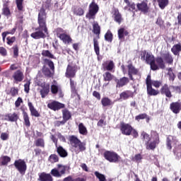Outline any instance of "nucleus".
I'll return each mask as SVG.
<instances>
[{
	"label": "nucleus",
	"instance_id": "f257e3e1",
	"mask_svg": "<svg viewBox=\"0 0 181 181\" xmlns=\"http://www.w3.org/2000/svg\"><path fill=\"white\" fill-rule=\"evenodd\" d=\"M52 5V0H47L39 10L37 16L38 27L35 28V32L30 34L33 39L37 40L47 37L49 29L47 28V13H46V9L49 11Z\"/></svg>",
	"mask_w": 181,
	"mask_h": 181
},
{
	"label": "nucleus",
	"instance_id": "f03ea898",
	"mask_svg": "<svg viewBox=\"0 0 181 181\" xmlns=\"http://www.w3.org/2000/svg\"><path fill=\"white\" fill-rule=\"evenodd\" d=\"M69 141L70 145L74 148L76 153H80V152H84L87 149L86 142L81 141L77 136L72 135L69 136Z\"/></svg>",
	"mask_w": 181,
	"mask_h": 181
},
{
	"label": "nucleus",
	"instance_id": "7ed1b4c3",
	"mask_svg": "<svg viewBox=\"0 0 181 181\" xmlns=\"http://www.w3.org/2000/svg\"><path fill=\"white\" fill-rule=\"evenodd\" d=\"M43 62L44 65L42 69V74L45 77H48V78L53 77L54 76V63L47 58L44 59Z\"/></svg>",
	"mask_w": 181,
	"mask_h": 181
},
{
	"label": "nucleus",
	"instance_id": "20e7f679",
	"mask_svg": "<svg viewBox=\"0 0 181 181\" xmlns=\"http://www.w3.org/2000/svg\"><path fill=\"white\" fill-rule=\"evenodd\" d=\"M119 129L122 135H125L126 136H129V135H132V136H133L134 139H136L138 136H139L138 131H136V129H135L131 124L128 123L122 122L120 123Z\"/></svg>",
	"mask_w": 181,
	"mask_h": 181
},
{
	"label": "nucleus",
	"instance_id": "39448f33",
	"mask_svg": "<svg viewBox=\"0 0 181 181\" xmlns=\"http://www.w3.org/2000/svg\"><path fill=\"white\" fill-rule=\"evenodd\" d=\"M141 59L143 62H145L146 64H149L151 69H157L156 63L155 62V57L152 53L148 52L146 50L140 52Z\"/></svg>",
	"mask_w": 181,
	"mask_h": 181
},
{
	"label": "nucleus",
	"instance_id": "423d86ee",
	"mask_svg": "<svg viewBox=\"0 0 181 181\" xmlns=\"http://www.w3.org/2000/svg\"><path fill=\"white\" fill-rule=\"evenodd\" d=\"M98 11H100L98 4H97L95 1H93L89 4L88 11L86 15V19H89V21H91V19H95V15L98 13Z\"/></svg>",
	"mask_w": 181,
	"mask_h": 181
},
{
	"label": "nucleus",
	"instance_id": "0eeeda50",
	"mask_svg": "<svg viewBox=\"0 0 181 181\" xmlns=\"http://www.w3.org/2000/svg\"><path fill=\"white\" fill-rule=\"evenodd\" d=\"M140 139L143 144H144L147 151H153L152 138H151V135H149V134L146 133L145 131L141 132Z\"/></svg>",
	"mask_w": 181,
	"mask_h": 181
},
{
	"label": "nucleus",
	"instance_id": "6e6552de",
	"mask_svg": "<svg viewBox=\"0 0 181 181\" xmlns=\"http://www.w3.org/2000/svg\"><path fill=\"white\" fill-rule=\"evenodd\" d=\"M13 165L18 172H19L20 175H25L26 173V170H28V165H26V161H25V160H16Z\"/></svg>",
	"mask_w": 181,
	"mask_h": 181
},
{
	"label": "nucleus",
	"instance_id": "1a4fd4ad",
	"mask_svg": "<svg viewBox=\"0 0 181 181\" xmlns=\"http://www.w3.org/2000/svg\"><path fill=\"white\" fill-rule=\"evenodd\" d=\"M103 156L106 160L111 163H118L119 162V156L114 151H106L104 152Z\"/></svg>",
	"mask_w": 181,
	"mask_h": 181
},
{
	"label": "nucleus",
	"instance_id": "9d476101",
	"mask_svg": "<svg viewBox=\"0 0 181 181\" xmlns=\"http://www.w3.org/2000/svg\"><path fill=\"white\" fill-rule=\"evenodd\" d=\"M58 169H61L59 171L57 168H54L51 170L50 173L54 177H62L63 175H66V170H67V165H63L62 164L57 165Z\"/></svg>",
	"mask_w": 181,
	"mask_h": 181
},
{
	"label": "nucleus",
	"instance_id": "9b49d317",
	"mask_svg": "<svg viewBox=\"0 0 181 181\" xmlns=\"http://www.w3.org/2000/svg\"><path fill=\"white\" fill-rule=\"evenodd\" d=\"M127 73L129 76V78L132 80V81H135V78H134V76H138L139 74V69H136L132 62H130L127 66Z\"/></svg>",
	"mask_w": 181,
	"mask_h": 181
},
{
	"label": "nucleus",
	"instance_id": "f8f14e48",
	"mask_svg": "<svg viewBox=\"0 0 181 181\" xmlns=\"http://www.w3.org/2000/svg\"><path fill=\"white\" fill-rule=\"evenodd\" d=\"M12 78L13 80V83L16 84H18V83H22L25 79L23 69H17L15 71L12 75Z\"/></svg>",
	"mask_w": 181,
	"mask_h": 181
},
{
	"label": "nucleus",
	"instance_id": "ddd939ff",
	"mask_svg": "<svg viewBox=\"0 0 181 181\" xmlns=\"http://www.w3.org/2000/svg\"><path fill=\"white\" fill-rule=\"evenodd\" d=\"M151 144L153 145V149L155 151L156 146L160 143V138L159 137V133L155 130L151 131Z\"/></svg>",
	"mask_w": 181,
	"mask_h": 181
},
{
	"label": "nucleus",
	"instance_id": "4468645a",
	"mask_svg": "<svg viewBox=\"0 0 181 181\" xmlns=\"http://www.w3.org/2000/svg\"><path fill=\"white\" fill-rule=\"evenodd\" d=\"M136 8L138 11L141 13H144V15H146L150 12V8L148 6V0L143 1L141 3H138L136 4Z\"/></svg>",
	"mask_w": 181,
	"mask_h": 181
},
{
	"label": "nucleus",
	"instance_id": "2eb2a0df",
	"mask_svg": "<svg viewBox=\"0 0 181 181\" xmlns=\"http://www.w3.org/2000/svg\"><path fill=\"white\" fill-rule=\"evenodd\" d=\"M77 73V67L71 64H68L65 72L66 78H74Z\"/></svg>",
	"mask_w": 181,
	"mask_h": 181
},
{
	"label": "nucleus",
	"instance_id": "dca6fc26",
	"mask_svg": "<svg viewBox=\"0 0 181 181\" xmlns=\"http://www.w3.org/2000/svg\"><path fill=\"white\" fill-rule=\"evenodd\" d=\"M64 107H66L64 104L56 100L51 101L47 104V108L52 110V111H59V110H62V108H64Z\"/></svg>",
	"mask_w": 181,
	"mask_h": 181
},
{
	"label": "nucleus",
	"instance_id": "f3484780",
	"mask_svg": "<svg viewBox=\"0 0 181 181\" xmlns=\"http://www.w3.org/2000/svg\"><path fill=\"white\" fill-rule=\"evenodd\" d=\"M161 95H165L167 98H172V91H170V86L168 83H165L160 89Z\"/></svg>",
	"mask_w": 181,
	"mask_h": 181
},
{
	"label": "nucleus",
	"instance_id": "a211bd4d",
	"mask_svg": "<svg viewBox=\"0 0 181 181\" xmlns=\"http://www.w3.org/2000/svg\"><path fill=\"white\" fill-rule=\"evenodd\" d=\"M112 18H114L115 22L121 25L124 18H122V15L119 13V10L117 8H114L112 11Z\"/></svg>",
	"mask_w": 181,
	"mask_h": 181
},
{
	"label": "nucleus",
	"instance_id": "6ab92c4d",
	"mask_svg": "<svg viewBox=\"0 0 181 181\" xmlns=\"http://www.w3.org/2000/svg\"><path fill=\"white\" fill-rule=\"evenodd\" d=\"M155 63L156 66H157V68L151 69V70H153V71H156V70H159V69H161L163 70L166 67V63L165 62L163 57H157L155 59Z\"/></svg>",
	"mask_w": 181,
	"mask_h": 181
},
{
	"label": "nucleus",
	"instance_id": "aec40b11",
	"mask_svg": "<svg viewBox=\"0 0 181 181\" xmlns=\"http://www.w3.org/2000/svg\"><path fill=\"white\" fill-rule=\"evenodd\" d=\"M129 78L127 76H123L120 78L119 79L118 78H115V81L116 83V88H121L125 86H127L129 83Z\"/></svg>",
	"mask_w": 181,
	"mask_h": 181
},
{
	"label": "nucleus",
	"instance_id": "412c9836",
	"mask_svg": "<svg viewBox=\"0 0 181 181\" xmlns=\"http://www.w3.org/2000/svg\"><path fill=\"white\" fill-rule=\"evenodd\" d=\"M4 121H8L9 122H18L19 119V115L16 112L7 113L3 116Z\"/></svg>",
	"mask_w": 181,
	"mask_h": 181
},
{
	"label": "nucleus",
	"instance_id": "4be33fe9",
	"mask_svg": "<svg viewBox=\"0 0 181 181\" xmlns=\"http://www.w3.org/2000/svg\"><path fill=\"white\" fill-rule=\"evenodd\" d=\"M9 0H4L3 1V8H2V12L1 14L4 16H6V18H9V16H11L12 13H11V9L9 8Z\"/></svg>",
	"mask_w": 181,
	"mask_h": 181
},
{
	"label": "nucleus",
	"instance_id": "5701e85b",
	"mask_svg": "<svg viewBox=\"0 0 181 181\" xmlns=\"http://www.w3.org/2000/svg\"><path fill=\"white\" fill-rule=\"evenodd\" d=\"M177 144V140L176 139V137L172 135H168L166 138V146L167 149H169V151H171L172 148L175 146Z\"/></svg>",
	"mask_w": 181,
	"mask_h": 181
},
{
	"label": "nucleus",
	"instance_id": "b1692460",
	"mask_svg": "<svg viewBox=\"0 0 181 181\" xmlns=\"http://www.w3.org/2000/svg\"><path fill=\"white\" fill-rule=\"evenodd\" d=\"M161 57H163L164 62H165V64H173V55H172V54L169 51L163 53L161 54Z\"/></svg>",
	"mask_w": 181,
	"mask_h": 181
},
{
	"label": "nucleus",
	"instance_id": "393cba45",
	"mask_svg": "<svg viewBox=\"0 0 181 181\" xmlns=\"http://www.w3.org/2000/svg\"><path fill=\"white\" fill-rule=\"evenodd\" d=\"M170 110L173 112V114H179L181 111V102H173L170 105Z\"/></svg>",
	"mask_w": 181,
	"mask_h": 181
},
{
	"label": "nucleus",
	"instance_id": "a878e982",
	"mask_svg": "<svg viewBox=\"0 0 181 181\" xmlns=\"http://www.w3.org/2000/svg\"><path fill=\"white\" fill-rule=\"evenodd\" d=\"M42 89L40 90V95L42 98H45L46 95L50 93V85L49 83H44L41 84Z\"/></svg>",
	"mask_w": 181,
	"mask_h": 181
},
{
	"label": "nucleus",
	"instance_id": "bb28decb",
	"mask_svg": "<svg viewBox=\"0 0 181 181\" xmlns=\"http://www.w3.org/2000/svg\"><path fill=\"white\" fill-rule=\"evenodd\" d=\"M102 66L103 70H107V71H112V70H114L115 68V64L112 60L105 61L102 64Z\"/></svg>",
	"mask_w": 181,
	"mask_h": 181
},
{
	"label": "nucleus",
	"instance_id": "cd10ccee",
	"mask_svg": "<svg viewBox=\"0 0 181 181\" xmlns=\"http://www.w3.org/2000/svg\"><path fill=\"white\" fill-rule=\"evenodd\" d=\"M124 4H127V6L124 7V11H129V12H133L135 15V9H136V5L132 2L131 3L129 0H124Z\"/></svg>",
	"mask_w": 181,
	"mask_h": 181
},
{
	"label": "nucleus",
	"instance_id": "c85d7f7f",
	"mask_svg": "<svg viewBox=\"0 0 181 181\" xmlns=\"http://www.w3.org/2000/svg\"><path fill=\"white\" fill-rule=\"evenodd\" d=\"M135 94L132 90H124L119 94V98L121 100H128L129 98H134Z\"/></svg>",
	"mask_w": 181,
	"mask_h": 181
},
{
	"label": "nucleus",
	"instance_id": "c756f323",
	"mask_svg": "<svg viewBox=\"0 0 181 181\" xmlns=\"http://www.w3.org/2000/svg\"><path fill=\"white\" fill-rule=\"evenodd\" d=\"M28 106L30 110L31 117H35V118H39V117H40V113H39V111L35 108V106H33V104L31 102L28 103Z\"/></svg>",
	"mask_w": 181,
	"mask_h": 181
},
{
	"label": "nucleus",
	"instance_id": "7c9ffc66",
	"mask_svg": "<svg viewBox=\"0 0 181 181\" xmlns=\"http://www.w3.org/2000/svg\"><path fill=\"white\" fill-rule=\"evenodd\" d=\"M57 153L59 156L60 158H67L69 156V153L67 150H65L64 148L62 146H57Z\"/></svg>",
	"mask_w": 181,
	"mask_h": 181
},
{
	"label": "nucleus",
	"instance_id": "2f4dec72",
	"mask_svg": "<svg viewBox=\"0 0 181 181\" xmlns=\"http://www.w3.org/2000/svg\"><path fill=\"white\" fill-rule=\"evenodd\" d=\"M119 40H125V36H128L129 35V32L128 30H125V28H121L117 31Z\"/></svg>",
	"mask_w": 181,
	"mask_h": 181
},
{
	"label": "nucleus",
	"instance_id": "473e14b6",
	"mask_svg": "<svg viewBox=\"0 0 181 181\" xmlns=\"http://www.w3.org/2000/svg\"><path fill=\"white\" fill-rule=\"evenodd\" d=\"M38 180L40 181H53V177L49 173L45 172L39 174Z\"/></svg>",
	"mask_w": 181,
	"mask_h": 181
},
{
	"label": "nucleus",
	"instance_id": "72a5a7b5",
	"mask_svg": "<svg viewBox=\"0 0 181 181\" xmlns=\"http://www.w3.org/2000/svg\"><path fill=\"white\" fill-rule=\"evenodd\" d=\"M93 33L96 35L98 39H100V35L101 33V27L98 22L94 21L93 23Z\"/></svg>",
	"mask_w": 181,
	"mask_h": 181
},
{
	"label": "nucleus",
	"instance_id": "f704fd0d",
	"mask_svg": "<svg viewBox=\"0 0 181 181\" xmlns=\"http://www.w3.org/2000/svg\"><path fill=\"white\" fill-rule=\"evenodd\" d=\"M23 125L26 127V128L30 127V117H29V115L25 110H23Z\"/></svg>",
	"mask_w": 181,
	"mask_h": 181
},
{
	"label": "nucleus",
	"instance_id": "c9c22d12",
	"mask_svg": "<svg viewBox=\"0 0 181 181\" xmlns=\"http://www.w3.org/2000/svg\"><path fill=\"white\" fill-rule=\"evenodd\" d=\"M62 118L65 123L71 119V112H69L67 108L62 110Z\"/></svg>",
	"mask_w": 181,
	"mask_h": 181
},
{
	"label": "nucleus",
	"instance_id": "e433bc0d",
	"mask_svg": "<svg viewBox=\"0 0 181 181\" xmlns=\"http://www.w3.org/2000/svg\"><path fill=\"white\" fill-rule=\"evenodd\" d=\"M59 39L63 42V43H65V45H70V43L73 42V39H71V37L70 35L67 34V33H65L63 35H61Z\"/></svg>",
	"mask_w": 181,
	"mask_h": 181
},
{
	"label": "nucleus",
	"instance_id": "4c0bfd02",
	"mask_svg": "<svg viewBox=\"0 0 181 181\" xmlns=\"http://www.w3.org/2000/svg\"><path fill=\"white\" fill-rule=\"evenodd\" d=\"M171 52L174 54V56H179L181 52V43L179 42L177 44L174 45L171 48Z\"/></svg>",
	"mask_w": 181,
	"mask_h": 181
},
{
	"label": "nucleus",
	"instance_id": "58836bf2",
	"mask_svg": "<svg viewBox=\"0 0 181 181\" xmlns=\"http://www.w3.org/2000/svg\"><path fill=\"white\" fill-rule=\"evenodd\" d=\"M146 90H147V94L150 97H152V96L155 97L156 95H158L160 93L158 90L153 88L152 85L150 86H146Z\"/></svg>",
	"mask_w": 181,
	"mask_h": 181
},
{
	"label": "nucleus",
	"instance_id": "ea45409f",
	"mask_svg": "<svg viewBox=\"0 0 181 181\" xmlns=\"http://www.w3.org/2000/svg\"><path fill=\"white\" fill-rule=\"evenodd\" d=\"M101 104L103 107H110L114 105V103L108 97H104L101 99Z\"/></svg>",
	"mask_w": 181,
	"mask_h": 181
},
{
	"label": "nucleus",
	"instance_id": "a19ab883",
	"mask_svg": "<svg viewBox=\"0 0 181 181\" xmlns=\"http://www.w3.org/2000/svg\"><path fill=\"white\" fill-rule=\"evenodd\" d=\"M78 128V132L81 135L86 136L88 134V131L87 130V127L84 126V124L79 123Z\"/></svg>",
	"mask_w": 181,
	"mask_h": 181
},
{
	"label": "nucleus",
	"instance_id": "79ce46f5",
	"mask_svg": "<svg viewBox=\"0 0 181 181\" xmlns=\"http://www.w3.org/2000/svg\"><path fill=\"white\" fill-rule=\"evenodd\" d=\"M1 160V166H8L9 162H11V157L8 156H1L0 158Z\"/></svg>",
	"mask_w": 181,
	"mask_h": 181
},
{
	"label": "nucleus",
	"instance_id": "37998d69",
	"mask_svg": "<svg viewBox=\"0 0 181 181\" xmlns=\"http://www.w3.org/2000/svg\"><path fill=\"white\" fill-rule=\"evenodd\" d=\"M93 47H94V51L96 56L99 57H100V44L97 38H93Z\"/></svg>",
	"mask_w": 181,
	"mask_h": 181
},
{
	"label": "nucleus",
	"instance_id": "c03bdc74",
	"mask_svg": "<svg viewBox=\"0 0 181 181\" xmlns=\"http://www.w3.org/2000/svg\"><path fill=\"white\" fill-rule=\"evenodd\" d=\"M114 39V35L111 32V30H108L105 34V40L108 42L109 43H112V40Z\"/></svg>",
	"mask_w": 181,
	"mask_h": 181
},
{
	"label": "nucleus",
	"instance_id": "a18cd8bd",
	"mask_svg": "<svg viewBox=\"0 0 181 181\" xmlns=\"http://www.w3.org/2000/svg\"><path fill=\"white\" fill-rule=\"evenodd\" d=\"M7 95H11V97H16L19 94V89L16 87L11 88L10 90L6 92Z\"/></svg>",
	"mask_w": 181,
	"mask_h": 181
},
{
	"label": "nucleus",
	"instance_id": "49530a36",
	"mask_svg": "<svg viewBox=\"0 0 181 181\" xmlns=\"http://www.w3.org/2000/svg\"><path fill=\"white\" fill-rule=\"evenodd\" d=\"M16 29L17 28L14 27L11 30L2 33L1 36L3 37V41L5 42V39L6 38V36H8V35H15V32H16Z\"/></svg>",
	"mask_w": 181,
	"mask_h": 181
},
{
	"label": "nucleus",
	"instance_id": "de8ad7c7",
	"mask_svg": "<svg viewBox=\"0 0 181 181\" xmlns=\"http://www.w3.org/2000/svg\"><path fill=\"white\" fill-rule=\"evenodd\" d=\"M60 158L57 154H51L48 158V162L50 163H57Z\"/></svg>",
	"mask_w": 181,
	"mask_h": 181
},
{
	"label": "nucleus",
	"instance_id": "09e8293b",
	"mask_svg": "<svg viewBox=\"0 0 181 181\" xmlns=\"http://www.w3.org/2000/svg\"><path fill=\"white\" fill-rule=\"evenodd\" d=\"M157 2L160 9H165L169 5V0H157Z\"/></svg>",
	"mask_w": 181,
	"mask_h": 181
},
{
	"label": "nucleus",
	"instance_id": "8fccbe9b",
	"mask_svg": "<svg viewBox=\"0 0 181 181\" xmlns=\"http://www.w3.org/2000/svg\"><path fill=\"white\" fill-rule=\"evenodd\" d=\"M43 57H48V59H55L54 55L49 50H42L41 53Z\"/></svg>",
	"mask_w": 181,
	"mask_h": 181
},
{
	"label": "nucleus",
	"instance_id": "3c124183",
	"mask_svg": "<svg viewBox=\"0 0 181 181\" xmlns=\"http://www.w3.org/2000/svg\"><path fill=\"white\" fill-rule=\"evenodd\" d=\"M114 78V75H112L111 73L106 71L103 74V80L104 81H111Z\"/></svg>",
	"mask_w": 181,
	"mask_h": 181
},
{
	"label": "nucleus",
	"instance_id": "603ef678",
	"mask_svg": "<svg viewBox=\"0 0 181 181\" xmlns=\"http://www.w3.org/2000/svg\"><path fill=\"white\" fill-rule=\"evenodd\" d=\"M55 33L57 37L60 39L61 36H63L65 33H66V32L62 28H57L55 29Z\"/></svg>",
	"mask_w": 181,
	"mask_h": 181
},
{
	"label": "nucleus",
	"instance_id": "864d4df0",
	"mask_svg": "<svg viewBox=\"0 0 181 181\" xmlns=\"http://www.w3.org/2000/svg\"><path fill=\"white\" fill-rule=\"evenodd\" d=\"M35 146H37V147L40 146V148H45V139H43L42 138L37 139L35 141Z\"/></svg>",
	"mask_w": 181,
	"mask_h": 181
},
{
	"label": "nucleus",
	"instance_id": "5fc2aeb1",
	"mask_svg": "<svg viewBox=\"0 0 181 181\" xmlns=\"http://www.w3.org/2000/svg\"><path fill=\"white\" fill-rule=\"evenodd\" d=\"M12 50L14 59H17V57H19V47L18 46V45H13L12 47Z\"/></svg>",
	"mask_w": 181,
	"mask_h": 181
},
{
	"label": "nucleus",
	"instance_id": "6e6d98bb",
	"mask_svg": "<svg viewBox=\"0 0 181 181\" xmlns=\"http://www.w3.org/2000/svg\"><path fill=\"white\" fill-rule=\"evenodd\" d=\"M94 175L99 181H107V178H105V175H104V174H101L98 171H95Z\"/></svg>",
	"mask_w": 181,
	"mask_h": 181
},
{
	"label": "nucleus",
	"instance_id": "4d7b16f0",
	"mask_svg": "<svg viewBox=\"0 0 181 181\" xmlns=\"http://www.w3.org/2000/svg\"><path fill=\"white\" fill-rule=\"evenodd\" d=\"M16 42V37L13 36H8L6 37V43L8 46H12L13 45V42Z\"/></svg>",
	"mask_w": 181,
	"mask_h": 181
},
{
	"label": "nucleus",
	"instance_id": "13d9d810",
	"mask_svg": "<svg viewBox=\"0 0 181 181\" xmlns=\"http://www.w3.org/2000/svg\"><path fill=\"white\" fill-rule=\"evenodd\" d=\"M74 13L76 15V16H83V15H84V9L81 7L75 8L74 10Z\"/></svg>",
	"mask_w": 181,
	"mask_h": 181
},
{
	"label": "nucleus",
	"instance_id": "bf43d9fd",
	"mask_svg": "<svg viewBox=\"0 0 181 181\" xmlns=\"http://www.w3.org/2000/svg\"><path fill=\"white\" fill-rule=\"evenodd\" d=\"M18 11H23V0H16Z\"/></svg>",
	"mask_w": 181,
	"mask_h": 181
},
{
	"label": "nucleus",
	"instance_id": "052dcab7",
	"mask_svg": "<svg viewBox=\"0 0 181 181\" xmlns=\"http://www.w3.org/2000/svg\"><path fill=\"white\" fill-rule=\"evenodd\" d=\"M30 90V81H28L24 84V91L26 94H29V91Z\"/></svg>",
	"mask_w": 181,
	"mask_h": 181
},
{
	"label": "nucleus",
	"instance_id": "680f3d73",
	"mask_svg": "<svg viewBox=\"0 0 181 181\" xmlns=\"http://www.w3.org/2000/svg\"><path fill=\"white\" fill-rule=\"evenodd\" d=\"M60 91V89H59V86L57 85H52L51 86V93L52 94H57V93Z\"/></svg>",
	"mask_w": 181,
	"mask_h": 181
},
{
	"label": "nucleus",
	"instance_id": "e2e57ef3",
	"mask_svg": "<svg viewBox=\"0 0 181 181\" xmlns=\"http://www.w3.org/2000/svg\"><path fill=\"white\" fill-rule=\"evenodd\" d=\"M153 83V81H152L151 75H148L146 79V87H149L152 86Z\"/></svg>",
	"mask_w": 181,
	"mask_h": 181
},
{
	"label": "nucleus",
	"instance_id": "0e129e2a",
	"mask_svg": "<svg viewBox=\"0 0 181 181\" xmlns=\"http://www.w3.org/2000/svg\"><path fill=\"white\" fill-rule=\"evenodd\" d=\"M147 115L146 113H141L137 116L135 117L136 121H141V119H145L146 118Z\"/></svg>",
	"mask_w": 181,
	"mask_h": 181
},
{
	"label": "nucleus",
	"instance_id": "69168bd1",
	"mask_svg": "<svg viewBox=\"0 0 181 181\" xmlns=\"http://www.w3.org/2000/svg\"><path fill=\"white\" fill-rule=\"evenodd\" d=\"M0 54L1 56H3V57H5V56H8V51L6 50V48L4 47H0Z\"/></svg>",
	"mask_w": 181,
	"mask_h": 181
},
{
	"label": "nucleus",
	"instance_id": "338daca9",
	"mask_svg": "<svg viewBox=\"0 0 181 181\" xmlns=\"http://www.w3.org/2000/svg\"><path fill=\"white\" fill-rule=\"evenodd\" d=\"M152 86L155 87L156 88H159L162 86V81H153Z\"/></svg>",
	"mask_w": 181,
	"mask_h": 181
},
{
	"label": "nucleus",
	"instance_id": "774afa93",
	"mask_svg": "<svg viewBox=\"0 0 181 181\" xmlns=\"http://www.w3.org/2000/svg\"><path fill=\"white\" fill-rule=\"evenodd\" d=\"M171 88L173 89L174 93H181V86H171Z\"/></svg>",
	"mask_w": 181,
	"mask_h": 181
}]
</instances>
